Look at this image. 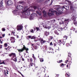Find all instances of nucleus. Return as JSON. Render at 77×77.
Masks as SVG:
<instances>
[{"mask_svg":"<svg viewBox=\"0 0 77 77\" xmlns=\"http://www.w3.org/2000/svg\"><path fill=\"white\" fill-rule=\"evenodd\" d=\"M22 11L23 13H22V15L21 16V18H27L29 17V15L30 14V11H29V9L27 8L26 10L25 8L24 10H22Z\"/></svg>","mask_w":77,"mask_h":77,"instance_id":"nucleus-1","label":"nucleus"},{"mask_svg":"<svg viewBox=\"0 0 77 77\" xmlns=\"http://www.w3.org/2000/svg\"><path fill=\"white\" fill-rule=\"evenodd\" d=\"M54 8L55 9H56L58 12H60L63 11V9H66V10H68V9H69V6L64 5L62 7H57V5H56L54 6Z\"/></svg>","mask_w":77,"mask_h":77,"instance_id":"nucleus-2","label":"nucleus"},{"mask_svg":"<svg viewBox=\"0 0 77 77\" xmlns=\"http://www.w3.org/2000/svg\"><path fill=\"white\" fill-rule=\"evenodd\" d=\"M23 6L21 5H18L17 6V8L15 10L13 11V13L16 15L19 14V10L23 9Z\"/></svg>","mask_w":77,"mask_h":77,"instance_id":"nucleus-3","label":"nucleus"},{"mask_svg":"<svg viewBox=\"0 0 77 77\" xmlns=\"http://www.w3.org/2000/svg\"><path fill=\"white\" fill-rule=\"evenodd\" d=\"M24 50H26V53H28V51H29V48H26L24 45H23V48H22V49H18V51H19V52H23V51H24Z\"/></svg>","mask_w":77,"mask_h":77,"instance_id":"nucleus-4","label":"nucleus"},{"mask_svg":"<svg viewBox=\"0 0 77 77\" xmlns=\"http://www.w3.org/2000/svg\"><path fill=\"white\" fill-rule=\"evenodd\" d=\"M17 29L18 31L21 30V29H23V26L21 25H18L17 26Z\"/></svg>","mask_w":77,"mask_h":77,"instance_id":"nucleus-5","label":"nucleus"},{"mask_svg":"<svg viewBox=\"0 0 77 77\" xmlns=\"http://www.w3.org/2000/svg\"><path fill=\"white\" fill-rule=\"evenodd\" d=\"M9 56L10 57H11L12 56V59H13L15 57H16V54H15V53H11V54H10L9 55Z\"/></svg>","mask_w":77,"mask_h":77,"instance_id":"nucleus-6","label":"nucleus"},{"mask_svg":"<svg viewBox=\"0 0 77 77\" xmlns=\"http://www.w3.org/2000/svg\"><path fill=\"white\" fill-rule=\"evenodd\" d=\"M10 41H11V42L12 43H14L15 41V38L14 37H11L10 38Z\"/></svg>","mask_w":77,"mask_h":77,"instance_id":"nucleus-7","label":"nucleus"},{"mask_svg":"<svg viewBox=\"0 0 77 77\" xmlns=\"http://www.w3.org/2000/svg\"><path fill=\"white\" fill-rule=\"evenodd\" d=\"M54 33H55L56 35H59L60 34H61V32L60 31H59L58 32H57V31L55 30L54 31Z\"/></svg>","mask_w":77,"mask_h":77,"instance_id":"nucleus-8","label":"nucleus"},{"mask_svg":"<svg viewBox=\"0 0 77 77\" xmlns=\"http://www.w3.org/2000/svg\"><path fill=\"white\" fill-rule=\"evenodd\" d=\"M7 3L8 5H11L12 4H13V2H12V1L9 0L7 2Z\"/></svg>","mask_w":77,"mask_h":77,"instance_id":"nucleus-9","label":"nucleus"},{"mask_svg":"<svg viewBox=\"0 0 77 77\" xmlns=\"http://www.w3.org/2000/svg\"><path fill=\"white\" fill-rule=\"evenodd\" d=\"M51 13H48V16H51V15H54V11H51Z\"/></svg>","mask_w":77,"mask_h":77,"instance_id":"nucleus-10","label":"nucleus"},{"mask_svg":"<svg viewBox=\"0 0 77 77\" xmlns=\"http://www.w3.org/2000/svg\"><path fill=\"white\" fill-rule=\"evenodd\" d=\"M70 9L72 11H74V9L72 7V5H73V4L72 3H70Z\"/></svg>","mask_w":77,"mask_h":77,"instance_id":"nucleus-11","label":"nucleus"},{"mask_svg":"<svg viewBox=\"0 0 77 77\" xmlns=\"http://www.w3.org/2000/svg\"><path fill=\"white\" fill-rule=\"evenodd\" d=\"M64 22L65 23L68 24V23L69 22V19H65L64 21Z\"/></svg>","mask_w":77,"mask_h":77,"instance_id":"nucleus-12","label":"nucleus"},{"mask_svg":"<svg viewBox=\"0 0 77 77\" xmlns=\"http://www.w3.org/2000/svg\"><path fill=\"white\" fill-rule=\"evenodd\" d=\"M42 13L43 14L44 17H46L47 16V12L45 11L44 10L43 11Z\"/></svg>","mask_w":77,"mask_h":77,"instance_id":"nucleus-13","label":"nucleus"},{"mask_svg":"<svg viewBox=\"0 0 77 77\" xmlns=\"http://www.w3.org/2000/svg\"><path fill=\"white\" fill-rule=\"evenodd\" d=\"M49 32H47V31H45V32H44V35L46 36H47L48 35H49Z\"/></svg>","mask_w":77,"mask_h":77,"instance_id":"nucleus-14","label":"nucleus"},{"mask_svg":"<svg viewBox=\"0 0 77 77\" xmlns=\"http://www.w3.org/2000/svg\"><path fill=\"white\" fill-rule=\"evenodd\" d=\"M72 19L74 22H75V16L74 15L72 16Z\"/></svg>","mask_w":77,"mask_h":77,"instance_id":"nucleus-15","label":"nucleus"},{"mask_svg":"<svg viewBox=\"0 0 77 77\" xmlns=\"http://www.w3.org/2000/svg\"><path fill=\"white\" fill-rule=\"evenodd\" d=\"M59 42H62V44H63V45H65V41H64V40L63 41L62 40H59Z\"/></svg>","mask_w":77,"mask_h":77,"instance_id":"nucleus-16","label":"nucleus"},{"mask_svg":"<svg viewBox=\"0 0 77 77\" xmlns=\"http://www.w3.org/2000/svg\"><path fill=\"white\" fill-rule=\"evenodd\" d=\"M35 13H33L32 14H31V17H30V19H31V20H33V16H34V15H33Z\"/></svg>","mask_w":77,"mask_h":77,"instance_id":"nucleus-17","label":"nucleus"},{"mask_svg":"<svg viewBox=\"0 0 77 77\" xmlns=\"http://www.w3.org/2000/svg\"><path fill=\"white\" fill-rule=\"evenodd\" d=\"M71 30H73L74 32L75 30V28H74L73 26L71 27V29H70Z\"/></svg>","mask_w":77,"mask_h":77,"instance_id":"nucleus-18","label":"nucleus"},{"mask_svg":"<svg viewBox=\"0 0 77 77\" xmlns=\"http://www.w3.org/2000/svg\"><path fill=\"white\" fill-rule=\"evenodd\" d=\"M40 42L42 44H44V42H45V41H44V40L42 39H41L40 40Z\"/></svg>","mask_w":77,"mask_h":77,"instance_id":"nucleus-19","label":"nucleus"},{"mask_svg":"<svg viewBox=\"0 0 77 77\" xmlns=\"http://www.w3.org/2000/svg\"><path fill=\"white\" fill-rule=\"evenodd\" d=\"M63 41H64V40H66V39H67V37H66V35H65L63 36Z\"/></svg>","mask_w":77,"mask_h":77,"instance_id":"nucleus-20","label":"nucleus"},{"mask_svg":"<svg viewBox=\"0 0 77 77\" xmlns=\"http://www.w3.org/2000/svg\"><path fill=\"white\" fill-rule=\"evenodd\" d=\"M33 56H32V57L33 58L34 60H36V57H35V56H34V54H32Z\"/></svg>","mask_w":77,"mask_h":77,"instance_id":"nucleus-21","label":"nucleus"},{"mask_svg":"<svg viewBox=\"0 0 77 77\" xmlns=\"http://www.w3.org/2000/svg\"><path fill=\"white\" fill-rule=\"evenodd\" d=\"M36 38V37H35V36H32V38H31V39H35Z\"/></svg>","mask_w":77,"mask_h":77,"instance_id":"nucleus-22","label":"nucleus"},{"mask_svg":"<svg viewBox=\"0 0 77 77\" xmlns=\"http://www.w3.org/2000/svg\"><path fill=\"white\" fill-rule=\"evenodd\" d=\"M0 5H3V0H0Z\"/></svg>","mask_w":77,"mask_h":77,"instance_id":"nucleus-23","label":"nucleus"},{"mask_svg":"<svg viewBox=\"0 0 77 77\" xmlns=\"http://www.w3.org/2000/svg\"><path fill=\"white\" fill-rule=\"evenodd\" d=\"M60 66H61V67H63V66H64V64H63V63L61 64L60 65Z\"/></svg>","mask_w":77,"mask_h":77,"instance_id":"nucleus-24","label":"nucleus"},{"mask_svg":"<svg viewBox=\"0 0 77 77\" xmlns=\"http://www.w3.org/2000/svg\"><path fill=\"white\" fill-rule=\"evenodd\" d=\"M71 53H69L68 54V56H69V57H71Z\"/></svg>","mask_w":77,"mask_h":77,"instance_id":"nucleus-25","label":"nucleus"},{"mask_svg":"<svg viewBox=\"0 0 77 77\" xmlns=\"http://www.w3.org/2000/svg\"><path fill=\"white\" fill-rule=\"evenodd\" d=\"M66 29H68V27H66V26H65L63 28V29L65 30H66Z\"/></svg>","mask_w":77,"mask_h":77,"instance_id":"nucleus-26","label":"nucleus"},{"mask_svg":"<svg viewBox=\"0 0 77 77\" xmlns=\"http://www.w3.org/2000/svg\"><path fill=\"white\" fill-rule=\"evenodd\" d=\"M13 60L14 61V62H17V58L15 57L14 60Z\"/></svg>","mask_w":77,"mask_h":77,"instance_id":"nucleus-27","label":"nucleus"},{"mask_svg":"<svg viewBox=\"0 0 77 77\" xmlns=\"http://www.w3.org/2000/svg\"><path fill=\"white\" fill-rule=\"evenodd\" d=\"M30 32L31 33H34V31H33V29H31L30 30Z\"/></svg>","mask_w":77,"mask_h":77,"instance_id":"nucleus-28","label":"nucleus"},{"mask_svg":"<svg viewBox=\"0 0 77 77\" xmlns=\"http://www.w3.org/2000/svg\"><path fill=\"white\" fill-rule=\"evenodd\" d=\"M2 31L3 32H5V30H6V29H5V28H3L2 29Z\"/></svg>","mask_w":77,"mask_h":77,"instance_id":"nucleus-29","label":"nucleus"},{"mask_svg":"<svg viewBox=\"0 0 77 77\" xmlns=\"http://www.w3.org/2000/svg\"><path fill=\"white\" fill-rule=\"evenodd\" d=\"M42 1H44V0H38V2L40 3V2H42Z\"/></svg>","mask_w":77,"mask_h":77,"instance_id":"nucleus-30","label":"nucleus"},{"mask_svg":"<svg viewBox=\"0 0 77 77\" xmlns=\"http://www.w3.org/2000/svg\"><path fill=\"white\" fill-rule=\"evenodd\" d=\"M1 64H4V65H5V62L4 61L0 63V65H1Z\"/></svg>","mask_w":77,"mask_h":77,"instance_id":"nucleus-31","label":"nucleus"},{"mask_svg":"<svg viewBox=\"0 0 77 77\" xmlns=\"http://www.w3.org/2000/svg\"><path fill=\"white\" fill-rule=\"evenodd\" d=\"M66 47H69V43H67L66 44Z\"/></svg>","mask_w":77,"mask_h":77,"instance_id":"nucleus-32","label":"nucleus"},{"mask_svg":"<svg viewBox=\"0 0 77 77\" xmlns=\"http://www.w3.org/2000/svg\"><path fill=\"white\" fill-rule=\"evenodd\" d=\"M54 47H57V46H56V44L54 43Z\"/></svg>","mask_w":77,"mask_h":77,"instance_id":"nucleus-33","label":"nucleus"},{"mask_svg":"<svg viewBox=\"0 0 77 77\" xmlns=\"http://www.w3.org/2000/svg\"><path fill=\"white\" fill-rule=\"evenodd\" d=\"M4 45L5 46V47H8V44H7V43H5Z\"/></svg>","mask_w":77,"mask_h":77,"instance_id":"nucleus-34","label":"nucleus"},{"mask_svg":"<svg viewBox=\"0 0 77 77\" xmlns=\"http://www.w3.org/2000/svg\"><path fill=\"white\" fill-rule=\"evenodd\" d=\"M24 3V2L23 1H20L19 2V3H20V4H22V3Z\"/></svg>","mask_w":77,"mask_h":77,"instance_id":"nucleus-35","label":"nucleus"},{"mask_svg":"<svg viewBox=\"0 0 77 77\" xmlns=\"http://www.w3.org/2000/svg\"><path fill=\"white\" fill-rule=\"evenodd\" d=\"M33 8L34 9H38V7H36V6H34L33 7Z\"/></svg>","mask_w":77,"mask_h":77,"instance_id":"nucleus-36","label":"nucleus"},{"mask_svg":"<svg viewBox=\"0 0 77 77\" xmlns=\"http://www.w3.org/2000/svg\"><path fill=\"white\" fill-rule=\"evenodd\" d=\"M55 48V49L57 50H58L59 49V48L58 47H56Z\"/></svg>","mask_w":77,"mask_h":77,"instance_id":"nucleus-37","label":"nucleus"},{"mask_svg":"<svg viewBox=\"0 0 77 77\" xmlns=\"http://www.w3.org/2000/svg\"><path fill=\"white\" fill-rule=\"evenodd\" d=\"M62 62V60H59V62H58V61H57V62L58 63H61V62Z\"/></svg>","mask_w":77,"mask_h":77,"instance_id":"nucleus-38","label":"nucleus"},{"mask_svg":"<svg viewBox=\"0 0 77 77\" xmlns=\"http://www.w3.org/2000/svg\"><path fill=\"white\" fill-rule=\"evenodd\" d=\"M14 33H15V32H11V35H14V36H15V34H14Z\"/></svg>","mask_w":77,"mask_h":77,"instance_id":"nucleus-39","label":"nucleus"},{"mask_svg":"<svg viewBox=\"0 0 77 77\" xmlns=\"http://www.w3.org/2000/svg\"><path fill=\"white\" fill-rule=\"evenodd\" d=\"M30 65L31 66H33V63H30Z\"/></svg>","mask_w":77,"mask_h":77,"instance_id":"nucleus-40","label":"nucleus"},{"mask_svg":"<svg viewBox=\"0 0 77 77\" xmlns=\"http://www.w3.org/2000/svg\"><path fill=\"white\" fill-rule=\"evenodd\" d=\"M7 48L8 50H10V49H11V47H10V46H8V47Z\"/></svg>","mask_w":77,"mask_h":77,"instance_id":"nucleus-41","label":"nucleus"},{"mask_svg":"<svg viewBox=\"0 0 77 77\" xmlns=\"http://www.w3.org/2000/svg\"><path fill=\"white\" fill-rule=\"evenodd\" d=\"M28 37L29 38H32V36L31 35H29L28 36Z\"/></svg>","mask_w":77,"mask_h":77,"instance_id":"nucleus-42","label":"nucleus"},{"mask_svg":"<svg viewBox=\"0 0 77 77\" xmlns=\"http://www.w3.org/2000/svg\"><path fill=\"white\" fill-rule=\"evenodd\" d=\"M65 75L66 76V75H68L67 77H69V74H68V73H66L65 74Z\"/></svg>","mask_w":77,"mask_h":77,"instance_id":"nucleus-43","label":"nucleus"},{"mask_svg":"<svg viewBox=\"0 0 77 77\" xmlns=\"http://www.w3.org/2000/svg\"><path fill=\"white\" fill-rule=\"evenodd\" d=\"M36 30H37V31H38V30H39V28H38L36 27Z\"/></svg>","mask_w":77,"mask_h":77,"instance_id":"nucleus-44","label":"nucleus"},{"mask_svg":"<svg viewBox=\"0 0 77 77\" xmlns=\"http://www.w3.org/2000/svg\"><path fill=\"white\" fill-rule=\"evenodd\" d=\"M41 62H44V60L43 59H41L40 60Z\"/></svg>","mask_w":77,"mask_h":77,"instance_id":"nucleus-45","label":"nucleus"},{"mask_svg":"<svg viewBox=\"0 0 77 77\" xmlns=\"http://www.w3.org/2000/svg\"><path fill=\"white\" fill-rule=\"evenodd\" d=\"M36 12L37 13V14H39V15H40V13H39V11H36Z\"/></svg>","mask_w":77,"mask_h":77,"instance_id":"nucleus-46","label":"nucleus"},{"mask_svg":"<svg viewBox=\"0 0 77 77\" xmlns=\"http://www.w3.org/2000/svg\"><path fill=\"white\" fill-rule=\"evenodd\" d=\"M53 45V43H52V42H51L50 43V45Z\"/></svg>","mask_w":77,"mask_h":77,"instance_id":"nucleus-47","label":"nucleus"},{"mask_svg":"<svg viewBox=\"0 0 77 77\" xmlns=\"http://www.w3.org/2000/svg\"><path fill=\"white\" fill-rule=\"evenodd\" d=\"M4 75L5 76H6V72L5 71V72L4 73Z\"/></svg>","mask_w":77,"mask_h":77,"instance_id":"nucleus-48","label":"nucleus"},{"mask_svg":"<svg viewBox=\"0 0 77 77\" xmlns=\"http://www.w3.org/2000/svg\"><path fill=\"white\" fill-rule=\"evenodd\" d=\"M50 38L51 39H53V37L52 36H50Z\"/></svg>","mask_w":77,"mask_h":77,"instance_id":"nucleus-49","label":"nucleus"},{"mask_svg":"<svg viewBox=\"0 0 77 77\" xmlns=\"http://www.w3.org/2000/svg\"><path fill=\"white\" fill-rule=\"evenodd\" d=\"M44 27H45V29H48V27L47 26H43Z\"/></svg>","mask_w":77,"mask_h":77,"instance_id":"nucleus-50","label":"nucleus"},{"mask_svg":"<svg viewBox=\"0 0 77 77\" xmlns=\"http://www.w3.org/2000/svg\"><path fill=\"white\" fill-rule=\"evenodd\" d=\"M42 69H43L44 71H45V68H44V67H42Z\"/></svg>","mask_w":77,"mask_h":77,"instance_id":"nucleus-51","label":"nucleus"},{"mask_svg":"<svg viewBox=\"0 0 77 77\" xmlns=\"http://www.w3.org/2000/svg\"><path fill=\"white\" fill-rule=\"evenodd\" d=\"M15 36H16L17 38H19V36H18V35H15Z\"/></svg>","mask_w":77,"mask_h":77,"instance_id":"nucleus-52","label":"nucleus"},{"mask_svg":"<svg viewBox=\"0 0 77 77\" xmlns=\"http://www.w3.org/2000/svg\"><path fill=\"white\" fill-rule=\"evenodd\" d=\"M5 34H3V35H2V37H3H3H5Z\"/></svg>","mask_w":77,"mask_h":77,"instance_id":"nucleus-53","label":"nucleus"},{"mask_svg":"<svg viewBox=\"0 0 77 77\" xmlns=\"http://www.w3.org/2000/svg\"><path fill=\"white\" fill-rule=\"evenodd\" d=\"M0 43L1 44H2V43H3V42H2V41L1 40H0Z\"/></svg>","mask_w":77,"mask_h":77,"instance_id":"nucleus-54","label":"nucleus"},{"mask_svg":"<svg viewBox=\"0 0 77 77\" xmlns=\"http://www.w3.org/2000/svg\"><path fill=\"white\" fill-rule=\"evenodd\" d=\"M30 61L31 62H32L33 61V60L32 59V58H31L30 59Z\"/></svg>","mask_w":77,"mask_h":77,"instance_id":"nucleus-55","label":"nucleus"},{"mask_svg":"<svg viewBox=\"0 0 77 77\" xmlns=\"http://www.w3.org/2000/svg\"><path fill=\"white\" fill-rule=\"evenodd\" d=\"M54 0H51V4H52V3H53Z\"/></svg>","mask_w":77,"mask_h":77,"instance_id":"nucleus-56","label":"nucleus"},{"mask_svg":"<svg viewBox=\"0 0 77 77\" xmlns=\"http://www.w3.org/2000/svg\"><path fill=\"white\" fill-rule=\"evenodd\" d=\"M73 23L74 24H75V25L76 24H77V22H74Z\"/></svg>","mask_w":77,"mask_h":77,"instance_id":"nucleus-57","label":"nucleus"},{"mask_svg":"<svg viewBox=\"0 0 77 77\" xmlns=\"http://www.w3.org/2000/svg\"><path fill=\"white\" fill-rule=\"evenodd\" d=\"M50 29V26H48V29Z\"/></svg>","mask_w":77,"mask_h":77,"instance_id":"nucleus-58","label":"nucleus"},{"mask_svg":"<svg viewBox=\"0 0 77 77\" xmlns=\"http://www.w3.org/2000/svg\"><path fill=\"white\" fill-rule=\"evenodd\" d=\"M7 72H6V73H7V74H8V72H9V71H8V70H7Z\"/></svg>","mask_w":77,"mask_h":77,"instance_id":"nucleus-59","label":"nucleus"},{"mask_svg":"<svg viewBox=\"0 0 77 77\" xmlns=\"http://www.w3.org/2000/svg\"><path fill=\"white\" fill-rule=\"evenodd\" d=\"M22 60H23V61H24V58H22Z\"/></svg>","mask_w":77,"mask_h":77,"instance_id":"nucleus-60","label":"nucleus"},{"mask_svg":"<svg viewBox=\"0 0 77 77\" xmlns=\"http://www.w3.org/2000/svg\"><path fill=\"white\" fill-rule=\"evenodd\" d=\"M65 63H67V62L66 61H65Z\"/></svg>","mask_w":77,"mask_h":77,"instance_id":"nucleus-61","label":"nucleus"},{"mask_svg":"<svg viewBox=\"0 0 77 77\" xmlns=\"http://www.w3.org/2000/svg\"><path fill=\"white\" fill-rule=\"evenodd\" d=\"M67 68H68V65H67L66 66Z\"/></svg>","mask_w":77,"mask_h":77,"instance_id":"nucleus-62","label":"nucleus"},{"mask_svg":"<svg viewBox=\"0 0 77 77\" xmlns=\"http://www.w3.org/2000/svg\"><path fill=\"white\" fill-rule=\"evenodd\" d=\"M21 75L22 76V77H24V75H22V74Z\"/></svg>","mask_w":77,"mask_h":77,"instance_id":"nucleus-63","label":"nucleus"},{"mask_svg":"<svg viewBox=\"0 0 77 77\" xmlns=\"http://www.w3.org/2000/svg\"><path fill=\"white\" fill-rule=\"evenodd\" d=\"M75 32L76 33H77V30H76V31H75Z\"/></svg>","mask_w":77,"mask_h":77,"instance_id":"nucleus-64","label":"nucleus"}]
</instances>
